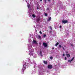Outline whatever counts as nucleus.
I'll return each mask as SVG.
<instances>
[{
    "instance_id": "nucleus-26",
    "label": "nucleus",
    "mask_w": 75,
    "mask_h": 75,
    "mask_svg": "<svg viewBox=\"0 0 75 75\" xmlns=\"http://www.w3.org/2000/svg\"><path fill=\"white\" fill-rule=\"evenodd\" d=\"M50 29H51V30H52V28L51 27V26H50Z\"/></svg>"
},
{
    "instance_id": "nucleus-6",
    "label": "nucleus",
    "mask_w": 75,
    "mask_h": 75,
    "mask_svg": "<svg viewBox=\"0 0 75 75\" xmlns=\"http://www.w3.org/2000/svg\"><path fill=\"white\" fill-rule=\"evenodd\" d=\"M40 16H38L37 17V21L38 23L39 21H40Z\"/></svg>"
},
{
    "instance_id": "nucleus-3",
    "label": "nucleus",
    "mask_w": 75,
    "mask_h": 75,
    "mask_svg": "<svg viewBox=\"0 0 75 75\" xmlns=\"http://www.w3.org/2000/svg\"><path fill=\"white\" fill-rule=\"evenodd\" d=\"M27 4H28V3ZM27 7L29 10L28 11V12L29 13V17H31L32 15L30 13V12L31 11H30L31 10V5H30V4H28L27 5Z\"/></svg>"
},
{
    "instance_id": "nucleus-1",
    "label": "nucleus",
    "mask_w": 75,
    "mask_h": 75,
    "mask_svg": "<svg viewBox=\"0 0 75 75\" xmlns=\"http://www.w3.org/2000/svg\"><path fill=\"white\" fill-rule=\"evenodd\" d=\"M28 63H27V64H26V63L25 62L23 63V66H28L29 65H31V64H33V62L34 65H35V66L36 65V63H35V61L31 60L30 58H28Z\"/></svg>"
},
{
    "instance_id": "nucleus-31",
    "label": "nucleus",
    "mask_w": 75,
    "mask_h": 75,
    "mask_svg": "<svg viewBox=\"0 0 75 75\" xmlns=\"http://www.w3.org/2000/svg\"><path fill=\"white\" fill-rule=\"evenodd\" d=\"M61 27H62L61 26H59V28H61Z\"/></svg>"
},
{
    "instance_id": "nucleus-17",
    "label": "nucleus",
    "mask_w": 75,
    "mask_h": 75,
    "mask_svg": "<svg viewBox=\"0 0 75 75\" xmlns=\"http://www.w3.org/2000/svg\"><path fill=\"white\" fill-rule=\"evenodd\" d=\"M28 41H29V42H31V41H32V40H31L30 38L29 39Z\"/></svg>"
},
{
    "instance_id": "nucleus-29",
    "label": "nucleus",
    "mask_w": 75,
    "mask_h": 75,
    "mask_svg": "<svg viewBox=\"0 0 75 75\" xmlns=\"http://www.w3.org/2000/svg\"><path fill=\"white\" fill-rule=\"evenodd\" d=\"M63 49L64 50H65V49L64 48V47H63Z\"/></svg>"
},
{
    "instance_id": "nucleus-18",
    "label": "nucleus",
    "mask_w": 75,
    "mask_h": 75,
    "mask_svg": "<svg viewBox=\"0 0 75 75\" xmlns=\"http://www.w3.org/2000/svg\"><path fill=\"white\" fill-rule=\"evenodd\" d=\"M32 16L33 17V18H34V17H35V15L33 14L32 15Z\"/></svg>"
},
{
    "instance_id": "nucleus-37",
    "label": "nucleus",
    "mask_w": 75,
    "mask_h": 75,
    "mask_svg": "<svg viewBox=\"0 0 75 75\" xmlns=\"http://www.w3.org/2000/svg\"><path fill=\"white\" fill-rule=\"evenodd\" d=\"M74 45L73 44H71V46H73Z\"/></svg>"
},
{
    "instance_id": "nucleus-13",
    "label": "nucleus",
    "mask_w": 75,
    "mask_h": 75,
    "mask_svg": "<svg viewBox=\"0 0 75 75\" xmlns=\"http://www.w3.org/2000/svg\"><path fill=\"white\" fill-rule=\"evenodd\" d=\"M26 69V67L25 66H23V70H25Z\"/></svg>"
},
{
    "instance_id": "nucleus-24",
    "label": "nucleus",
    "mask_w": 75,
    "mask_h": 75,
    "mask_svg": "<svg viewBox=\"0 0 75 75\" xmlns=\"http://www.w3.org/2000/svg\"><path fill=\"white\" fill-rule=\"evenodd\" d=\"M45 16H47V13H45Z\"/></svg>"
},
{
    "instance_id": "nucleus-36",
    "label": "nucleus",
    "mask_w": 75,
    "mask_h": 75,
    "mask_svg": "<svg viewBox=\"0 0 75 75\" xmlns=\"http://www.w3.org/2000/svg\"><path fill=\"white\" fill-rule=\"evenodd\" d=\"M31 35H30V37H31Z\"/></svg>"
},
{
    "instance_id": "nucleus-43",
    "label": "nucleus",
    "mask_w": 75,
    "mask_h": 75,
    "mask_svg": "<svg viewBox=\"0 0 75 75\" xmlns=\"http://www.w3.org/2000/svg\"><path fill=\"white\" fill-rule=\"evenodd\" d=\"M48 66H52V65H48Z\"/></svg>"
},
{
    "instance_id": "nucleus-27",
    "label": "nucleus",
    "mask_w": 75,
    "mask_h": 75,
    "mask_svg": "<svg viewBox=\"0 0 75 75\" xmlns=\"http://www.w3.org/2000/svg\"><path fill=\"white\" fill-rule=\"evenodd\" d=\"M40 34H42V32H41V31H40Z\"/></svg>"
},
{
    "instance_id": "nucleus-44",
    "label": "nucleus",
    "mask_w": 75,
    "mask_h": 75,
    "mask_svg": "<svg viewBox=\"0 0 75 75\" xmlns=\"http://www.w3.org/2000/svg\"><path fill=\"white\" fill-rule=\"evenodd\" d=\"M27 1H29V0H27Z\"/></svg>"
},
{
    "instance_id": "nucleus-25",
    "label": "nucleus",
    "mask_w": 75,
    "mask_h": 75,
    "mask_svg": "<svg viewBox=\"0 0 75 75\" xmlns=\"http://www.w3.org/2000/svg\"><path fill=\"white\" fill-rule=\"evenodd\" d=\"M59 47H60V48H61V47H62V46H61V45H59Z\"/></svg>"
},
{
    "instance_id": "nucleus-16",
    "label": "nucleus",
    "mask_w": 75,
    "mask_h": 75,
    "mask_svg": "<svg viewBox=\"0 0 75 75\" xmlns=\"http://www.w3.org/2000/svg\"><path fill=\"white\" fill-rule=\"evenodd\" d=\"M51 20V17H50L48 18V19L47 20V21H50Z\"/></svg>"
},
{
    "instance_id": "nucleus-32",
    "label": "nucleus",
    "mask_w": 75,
    "mask_h": 75,
    "mask_svg": "<svg viewBox=\"0 0 75 75\" xmlns=\"http://www.w3.org/2000/svg\"><path fill=\"white\" fill-rule=\"evenodd\" d=\"M65 60H66V59H67V57H65Z\"/></svg>"
},
{
    "instance_id": "nucleus-33",
    "label": "nucleus",
    "mask_w": 75,
    "mask_h": 75,
    "mask_svg": "<svg viewBox=\"0 0 75 75\" xmlns=\"http://www.w3.org/2000/svg\"><path fill=\"white\" fill-rule=\"evenodd\" d=\"M54 47H53V48H52V50H54Z\"/></svg>"
},
{
    "instance_id": "nucleus-2",
    "label": "nucleus",
    "mask_w": 75,
    "mask_h": 75,
    "mask_svg": "<svg viewBox=\"0 0 75 75\" xmlns=\"http://www.w3.org/2000/svg\"><path fill=\"white\" fill-rule=\"evenodd\" d=\"M28 50L30 52L29 54L32 53L34 52V49L32 47L31 44H28Z\"/></svg>"
},
{
    "instance_id": "nucleus-39",
    "label": "nucleus",
    "mask_w": 75,
    "mask_h": 75,
    "mask_svg": "<svg viewBox=\"0 0 75 75\" xmlns=\"http://www.w3.org/2000/svg\"><path fill=\"white\" fill-rule=\"evenodd\" d=\"M48 1H50V0H48Z\"/></svg>"
},
{
    "instance_id": "nucleus-19",
    "label": "nucleus",
    "mask_w": 75,
    "mask_h": 75,
    "mask_svg": "<svg viewBox=\"0 0 75 75\" xmlns=\"http://www.w3.org/2000/svg\"><path fill=\"white\" fill-rule=\"evenodd\" d=\"M24 70H22L21 72H23V73H22V74H23V73H24Z\"/></svg>"
},
{
    "instance_id": "nucleus-38",
    "label": "nucleus",
    "mask_w": 75,
    "mask_h": 75,
    "mask_svg": "<svg viewBox=\"0 0 75 75\" xmlns=\"http://www.w3.org/2000/svg\"><path fill=\"white\" fill-rule=\"evenodd\" d=\"M62 8H63V10H64V8H63V7H62Z\"/></svg>"
},
{
    "instance_id": "nucleus-42",
    "label": "nucleus",
    "mask_w": 75,
    "mask_h": 75,
    "mask_svg": "<svg viewBox=\"0 0 75 75\" xmlns=\"http://www.w3.org/2000/svg\"><path fill=\"white\" fill-rule=\"evenodd\" d=\"M61 7H60V9H61Z\"/></svg>"
},
{
    "instance_id": "nucleus-20",
    "label": "nucleus",
    "mask_w": 75,
    "mask_h": 75,
    "mask_svg": "<svg viewBox=\"0 0 75 75\" xmlns=\"http://www.w3.org/2000/svg\"><path fill=\"white\" fill-rule=\"evenodd\" d=\"M59 44V43H58V42H57L56 43V44L55 45L56 46H57V45H58Z\"/></svg>"
},
{
    "instance_id": "nucleus-5",
    "label": "nucleus",
    "mask_w": 75,
    "mask_h": 75,
    "mask_svg": "<svg viewBox=\"0 0 75 75\" xmlns=\"http://www.w3.org/2000/svg\"><path fill=\"white\" fill-rule=\"evenodd\" d=\"M37 53L38 55H40L41 57H42L43 55L42 54V51H41V50H39L38 52H37Z\"/></svg>"
},
{
    "instance_id": "nucleus-40",
    "label": "nucleus",
    "mask_w": 75,
    "mask_h": 75,
    "mask_svg": "<svg viewBox=\"0 0 75 75\" xmlns=\"http://www.w3.org/2000/svg\"><path fill=\"white\" fill-rule=\"evenodd\" d=\"M40 1H42V0H40Z\"/></svg>"
},
{
    "instance_id": "nucleus-30",
    "label": "nucleus",
    "mask_w": 75,
    "mask_h": 75,
    "mask_svg": "<svg viewBox=\"0 0 75 75\" xmlns=\"http://www.w3.org/2000/svg\"><path fill=\"white\" fill-rule=\"evenodd\" d=\"M63 56H65V54H63Z\"/></svg>"
},
{
    "instance_id": "nucleus-46",
    "label": "nucleus",
    "mask_w": 75,
    "mask_h": 75,
    "mask_svg": "<svg viewBox=\"0 0 75 75\" xmlns=\"http://www.w3.org/2000/svg\"><path fill=\"white\" fill-rule=\"evenodd\" d=\"M32 38H33V37H32Z\"/></svg>"
},
{
    "instance_id": "nucleus-14",
    "label": "nucleus",
    "mask_w": 75,
    "mask_h": 75,
    "mask_svg": "<svg viewBox=\"0 0 75 75\" xmlns=\"http://www.w3.org/2000/svg\"><path fill=\"white\" fill-rule=\"evenodd\" d=\"M43 63L45 64H47V62L46 61H43Z\"/></svg>"
},
{
    "instance_id": "nucleus-15",
    "label": "nucleus",
    "mask_w": 75,
    "mask_h": 75,
    "mask_svg": "<svg viewBox=\"0 0 75 75\" xmlns=\"http://www.w3.org/2000/svg\"><path fill=\"white\" fill-rule=\"evenodd\" d=\"M66 55L67 57L68 58L70 57V55L69 54H67Z\"/></svg>"
},
{
    "instance_id": "nucleus-9",
    "label": "nucleus",
    "mask_w": 75,
    "mask_h": 75,
    "mask_svg": "<svg viewBox=\"0 0 75 75\" xmlns=\"http://www.w3.org/2000/svg\"><path fill=\"white\" fill-rule=\"evenodd\" d=\"M43 45L45 47H47V44L46 43H43Z\"/></svg>"
},
{
    "instance_id": "nucleus-21",
    "label": "nucleus",
    "mask_w": 75,
    "mask_h": 75,
    "mask_svg": "<svg viewBox=\"0 0 75 75\" xmlns=\"http://www.w3.org/2000/svg\"><path fill=\"white\" fill-rule=\"evenodd\" d=\"M44 3H47V1H46V0H44Z\"/></svg>"
},
{
    "instance_id": "nucleus-45",
    "label": "nucleus",
    "mask_w": 75,
    "mask_h": 75,
    "mask_svg": "<svg viewBox=\"0 0 75 75\" xmlns=\"http://www.w3.org/2000/svg\"><path fill=\"white\" fill-rule=\"evenodd\" d=\"M64 47H65V46H64Z\"/></svg>"
},
{
    "instance_id": "nucleus-28",
    "label": "nucleus",
    "mask_w": 75,
    "mask_h": 75,
    "mask_svg": "<svg viewBox=\"0 0 75 75\" xmlns=\"http://www.w3.org/2000/svg\"><path fill=\"white\" fill-rule=\"evenodd\" d=\"M34 27H35V31L36 32H37V30H36V29H35V26H34Z\"/></svg>"
},
{
    "instance_id": "nucleus-23",
    "label": "nucleus",
    "mask_w": 75,
    "mask_h": 75,
    "mask_svg": "<svg viewBox=\"0 0 75 75\" xmlns=\"http://www.w3.org/2000/svg\"><path fill=\"white\" fill-rule=\"evenodd\" d=\"M50 59H52V57H50Z\"/></svg>"
},
{
    "instance_id": "nucleus-4",
    "label": "nucleus",
    "mask_w": 75,
    "mask_h": 75,
    "mask_svg": "<svg viewBox=\"0 0 75 75\" xmlns=\"http://www.w3.org/2000/svg\"><path fill=\"white\" fill-rule=\"evenodd\" d=\"M29 55H30V56H33V58H37V54H34V53H29Z\"/></svg>"
},
{
    "instance_id": "nucleus-8",
    "label": "nucleus",
    "mask_w": 75,
    "mask_h": 75,
    "mask_svg": "<svg viewBox=\"0 0 75 75\" xmlns=\"http://www.w3.org/2000/svg\"><path fill=\"white\" fill-rule=\"evenodd\" d=\"M32 42L33 44H38V43H37V41L35 40H33Z\"/></svg>"
},
{
    "instance_id": "nucleus-10",
    "label": "nucleus",
    "mask_w": 75,
    "mask_h": 75,
    "mask_svg": "<svg viewBox=\"0 0 75 75\" xmlns=\"http://www.w3.org/2000/svg\"><path fill=\"white\" fill-rule=\"evenodd\" d=\"M74 57H73L72 59L71 60H69L68 61V62H71L73 60H74Z\"/></svg>"
},
{
    "instance_id": "nucleus-34",
    "label": "nucleus",
    "mask_w": 75,
    "mask_h": 75,
    "mask_svg": "<svg viewBox=\"0 0 75 75\" xmlns=\"http://www.w3.org/2000/svg\"><path fill=\"white\" fill-rule=\"evenodd\" d=\"M37 9H38H38H39V8H38V7H37Z\"/></svg>"
},
{
    "instance_id": "nucleus-7",
    "label": "nucleus",
    "mask_w": 75,
    "mask_h": 75,
    "mask_svg": "<svg viewBox=\"0 0 75 75\" xmlns=\"http://www.w3.org/2000/svg\"><path fill=\"white\" fill-rule=\"evenodd\" d=\"M62 23H63V24H66V23H68V21L67 20L62 21Z\"/></svg>"
},
{
    "instance_id": "nucleus-11",
    "label": "nucleus",
    "mask_w": 75,
    "mask_h": 75,
    "mask_svg": "<svg viewBox=\"0 0 75 75\" xmlns=\"http://www.w3.org/2000/svg\"><path fill=\"white\" fill-rule=\"evenodd\" d=\"M48 68L49 69H52V66H48Z\"/></svg>"
},
{
    "instance_id": "nucleus-12",
    "label": "nucleus",
    "mask_w": 75,
    "mask_h": 75,
    "mask_svg": "<svg viewBox=\"0 0 75 75\" xmlns=\"http://www.w3.org/2000/svg\"><path fill=\"white\" fill-rule=\"evenodd\" d=\"M37 38H38V39H41V35H39L38 36Z\"/></svg>"
},
{
    "instance_id": "nucleus-35",
    "label": "nucleus",
    "mask_w": 75,
    "mask_h": 75,
    "mask_svg": "<svg viewBox=\"0 0 75 75\" xmlns=\"http://www.w3.org/2000/svg\"><path fill=\"white\" fill-rule=\"evenodd\" d=\"M47 10H49V8H47Z\"/></svg>"
},
{
    "instance_id": "nucleus-22",
    "label": "nucleus",
    "mask_w": 75,
    "mask_h": 75,
    "mask_svg": "<svg viewBox=\"0 0 75 75\" xmlns=\"http://www.w3.org/2000/svg\"><path fill=\"white\" fill-rule=\"evenodd\" d=\"M43 37H44L45 38V37H46V35L45 34H44L43 35Z\"/></svg>"
},
{
    "instance_id": "nucleus-41",
    "label": "nucleus",
    "mask_w": 75,
    "mask_h": 75,
    "mask_svg": "<svg viewBox=\"0 0 75 75\" xmlns=\"http://www.w3.org/2000/svg\"><path fill=\"white\" fill-rule=\"evenodd\" d=\"M26 3H27V1H26Z\"/></svg>"
}]
</instances>
